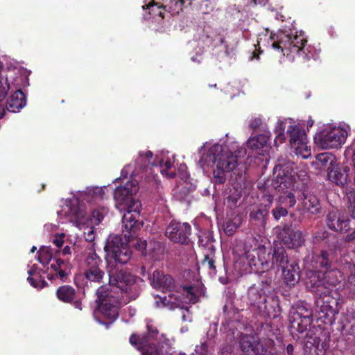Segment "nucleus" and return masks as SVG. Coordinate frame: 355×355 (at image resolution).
<instances>
[{
    "label": "nucleus",
    "instance_id": "nucleus-1",
    "mask_svg": "<svg viewBox=\"0 0 355 355\" xmlns=\"http://www.w3.org/2000/svg\"><path fill=\"white\" fill-rule=\"evenodd\" d=\"M159 167L163 176L171 179L178 176L187 182L189 175L187 167L184 163H178L175 155L168 151H160L154 157L150 150L140 151L132 163L125 165L121 171V176L113 182L116 183L130 176V180L120 187H126L128 184L137 183L138 187L140 179L146 181L156 180L153 168Z\"/></svg>",
    "mask_w": 355,
    "mask_h": 355
},
{
    "label": "nucleus",
    "instance_id": "nucleus-2",
    "mask_svg": "<svg viewBox=\"0 0 355 355\" xmlns=\"http://www.w3.org/2000/svg\"><path fill=\"white\" fill-rule=\"evenodd\" d=\"M198 153L200 167L204 170L211 169L214 182L222 184L227 180V174L235 170L241 159L246 155V150L234 137L226 134L218 141L205 142Z\"/></svg>",
    "mask_w": 355,
    "mask_h": 355
},
{
    "label": "nucleus",
    "instance_id": "nucleus-3",
    "mask_svg": "<svg viewBox=\"0 0 355 355\" xmlns=\"http://www.w3.org/2000/svg\"><path fill=\"white\" fill-rule=\"evenodd\" d=\"M106 187H87L85 191H78L72 193L71 198L63 201L61 209L58 211V218L62 223H71L83 232L85 240L92 242L94 240L95 227L103 220L107 213V208L93 211L92 216L87 217L84 202H92L102 199L105 195Z\"/></svg>",
    "mask_w": 355,
    "mask_h": 355
},
{
    "label": "nucleus",
    "instance_id": "nucleus-4",
    "mask_svg": "<svg viewBox=\"0 0 355 355\" xmlns=\"http://www.w3.org/2000/svg\"><path fill=\"white\" fill-rule=\"evenodd\" d=\"M306 39L303 32L299 33L293 30L279 31L273 34L268 29L258 35L257 44L250 53L248 60L250 62L259 60L262 53L261 48H270L279 55L285 57L288 61H293L297 56L306 59H317L320 49L309 45L306 46Z\"/></svg>",
    "mask_w": 355,
    "mask_h": 355
},
{
    "label": "nucleus",
    "instance_id": "nucleus-5",
    "mask_svg": "<svg viewBox=\"0 0 355 355\" xmlns=\"http://www.w3.org/2000/svg\"><path fill=\"white\" fill-rule=\"evenodd\" d=\"M139 187L137 183L128 184L126 187H117L114 191V199L116 207L120 211H125L122 218V233L127 238L130 247L133 246L142 254L148 248L160 247L159 243L150 242L135 237L137 231L143 226V222L139 219L141 208V202L137 198Z\"/></svg>",
    "mask_w": 355,
    "mask_h": 355
},
{
    "label": "nucleus",
    "instance_id": "nucleus-6",
    "mask_svg": "<svg viewBox=\"0 0 355 355\" xmlns=\"http://www.w3.org/2000/svg\"><path fill=\"white\" fill-rule=\"evenodd\" d=\"M107 253V272L110 277V284L114 287L130 292V296H138L139 286L135 277L132 274L120 270L116 263L125 264L130 259L132 252L127 238L124 239L119 235L110 236L105 245Z\"/></svg>",
    "mask_w": 355,
    "mask_h": 355
},
{
    "label": "nucleus",
    "instance_id": "nucleus-7",
    "mask_svg": "<svg viewBox=\"0 0 355 355\" xmlns=\"http://www.w3.org/2000/svg\"><path fill=\"white\" fill-rule=\"evenodd\" d=\"M263 250L254 237H248L245 243L236 245L233 250L235 268L248 273L257 272L259 264L262 266L261 270H266L275 267L282 268L289 263L286 250L280 244L273 247L270 261H263L259 257V252Z\"/></svg>",
    "mask_w": 355,
    "mask_h": 355
},
{
    "label": "nucleus",
    "instance_id": "nucleus-8",
    "mask_svg": "<svg viewBox=\"0 0 355 355\" xmlns=\"http://www.w3.org/2000/svg\"><path fill=\"white\" fill-rule=\"evenodd\" d=\"M150 279L151 285L155 288L170 293L167 296H155V303L158 308L168 309L180 308L182 309L185 306L184 304H194L198 301V295L193 287L175 286L173 278L169 275H164L159 270L154 271Z\"/></svg>",
    "mask_w": 355,
    "mask_h": 355
},
{
    "label": "nucleus",
    "instance_id": "nucleus-9",
    "mask_svg": "<svg viewBox=\"0 0 355 355\" xmlns=\"http://www.w3.org/2000/svg\"><path fill=\"white\" fill-rule=\"evenodd\" d=\"M274 132L276 134L275 144L284 143L286 141V135L289 138L291 147L297 156L303 159L311 156V149L308 145L307 135L300 121L292 118L279 119Z\"/></svg>",
    "mask_w": 355,
    "mask_h": 355
},
{
    "label": "nucleus",
    "instance_id": "nucleus-10",
    "mask_svg": "<svg viewBox=\"0 0 355 355\" xmlns=\"http://www.w3.org/2000/svg\"><path fill=\"white\" fill-rule=\"evenodd\" d=\"M109 288L105 286H101L97 290V300L98 303V308L94 312L95 320L100 324L105 325L106 328L113 323L114 321L118 318L119 309L120 302L119 296H114L112 293H123L126 295L130 299H135L137 296L132 297L130 292H125L116 286L110 285L109 283Z\"/></svg>",
    "mask_w": 355,
    "mask_h": 355
},
{
    "label": "nucleus",
    "instance_id": "nucleus-11",
    "mask_svg": "<svg viewBox=\"0 0 355 355\" xmlns=\"http://www.w3.org/2000/svg\"><path fill=\"white\" fill-rule=\"evenodd\" d=\"M130 343L141 351L142 355H186L172 347L173 340L166 338L163 334L154 338L153 333L141 337L132 335Z\"/></svg>",
    "mask_w": 355,
    "mask_h": 355
},
{
    "label": "nucleus",
    "instance_id": "nucleus-12",
    "mask_svg": "<svg viewBox=\"0 0 355 355\" xmlns=\"http://www.w3.org/2000/svg\"><path fill=\"white\" fill-rule=\"evenodd\" d=\"M350 132L345 123H330L324 125L314 136V144L318 149H338L343 146Z\"/></svg>",
    "mask_w": 355,
    "mask_h": 355
},
{
    "label": "nucleus",
    "instance_id": "nucleus-13",
    "mask_svg": "<svg viewBox=\"0 0 355 355\" xmlns=\"http://www.w3.org/2000/svg\"><path fill=\"white\" fill-rule=\"evenodd\" d=\"M311 266L313 269L309 268L306 266V286L314 293L319 295V293H324L327 290L325 287V279L330 278V276L335 272V271H319V267L328 268L329 263L328 261V253L325 251H322L320 256L317 257L316 259L312 257Z\"/></svg>",
    "mask_w": 355,
    "mask_h": 355
},
{
    "label": "nucleus",
    "instance_id": "nucleus-14",
    "mask_svg": "<svg viewBox=\"0 0 355 355\" xmlns=\"http://www.w3.org/2000/svg\"><path fill=\"white\" fill-rule=\"evenodd\" d=\"M305 171L294 167V164L290 161L279 160L273 169L272 187L277 191H284L292 189L297 179L305 175Z\"/></svg>",
    "mask_w": 355,
    "mask_h": 355
},
{
    "label": "nucleus",
    "instance_id": "nucleus-15",
    "mask_svg": "<svg viewBox=\"0 0 355 355\" xmlns=\"http://www.w3.org/2000/svg\"><path fill=\"white\" fill-rule=\"evenodd\" d=\"M316 306L320 318L324 319V322L331 324L335 320V316L338 311L336 309L337 302L336 300L329 295V291L319 293L317 298Z\"/></svg>",
    "mask_w": 355,
    "mask_h": 355
},
{
    "label": "nucleus",
    "instance_id": "nucleus-16",
    "mask_svg": "<svg viewBox=\"0 0 355 355\" xmlns=\"http://www.w3.org/2000/svg\"><path fill=\"white\" fill-rule=\"evenodd\" d=\"M191 226L187 223L172 221L166 229V236L171 241L181 244L188 243Z\"/></svg>",
    "mask_w": 355,
    "mask_h": 355
},
{
    "label": "nucleus",
    "instance_id": "nucleus-17",
    "mask_svg": "<svg viewBox=\"0 0 355 355\" xmlns=\"http://www.w3.org/2000/svg\"><path fill=\"white\" fill-rule=\"evenodd\" d=\"M290 320L293 327H297L299 331H304L312 323L311 311L302 305L292 308Z\"/></svg>",
    "mask_w": 355,
    "mask_h": 355
},
{
    "label": "nucleus",
    "instance_id": "nucleus-18",
    "mask_svg": "<svg viewBox=\"0 0 355 355\" xmlns=\"http://www.w3.org/2000/svg\"><path fill=\"white\" fill-rule=\"evenodd\" d=\"M85 263V277L90 282H101L104 272L99 267L101 263V260L94 250H89L86 257Z\"/></svg>",
    "mask_w": 355,
    "mask_h": 355
},
{
    "label": "nucleus",
    "instance_id": "nucleus-19",
    "mask_svg": "<svg viewBox=\"0 0 355 355\" xmlns=\"http://www.w3.org/2000/svg\"><path fill=\"white\" fill-rule=\"evenodd\" d=\"M270 290L267 284L261 283L258 285H253L248 291V296L250 304L255 306L260 311H266V293Z\"/></svg>",
    "mask_w": 355,
    "mask_h": 355
},
{
    "label": "nucleus",
    "instance_id": "nucleus-20",
    "mask_svg": "<svg viewBox=\"0 0 355 355\" xmlns=\"http://www.w3.org/2000/svg\"><path fill=\"white\" fill-rule=\"evenodd\" d=\"M327 225L331 230L338 232H345L350 228L347 216L337 209H333L329 212Z\"/></svg>",
    "mask_w": 355,
    "mask_h": 355
},
{
    "label": "nucleus",
    "instance_id": "nucleus-21",
    "mask_svg": "<svg viewBox=\"0 0 355 355\" xmlns=\"http://www.w3.org/2000/svg\"><path fill=\"white\" fill-rule=\"evenodd\" d=\"M241 349L245 355H263L264 349L254 335H243L240 340Z\"/></svg>",
    "mask_w": 355,
    "mask_h": 355
},
{
    "label": "nucleus",
    "instance_id": "nucleus-22",
    "mask_svg": "<svg viewBox=\"0 0 355 355\" xmlns=\"http://www.w3.org/2000/svg\"><path fill=\"white\" fill-rule=\"evenodd\" d=\"M349 171V168L348 166L341 168L336 163L332 167H329L327 177L331 182L338 186L344 187L347 183Z\"/></svg>",
    "mask_w": 355,
    "mask_h": 355
},
{
    "label": "nucleus",
    "instance_id": "nucleus-23",
    "mask_svg": "<svg viewBox=\"0 0 355 355\" xmlns=\"http://www.w3.org/2000/svg\"><path fill=\"white\" fill-rule=\"evenodd\" d=\"M70 265L68 260H62L60 258L55 259L53 261L48 270V277L50 279L60 277L61 279L65 278L69 270Z\"/></svg>",
    "mask_w": 355,
    "mask_h": 355
},
{
    "label": "nucleus",
    "instance_id": "nucleus-24",
    "mask_svg": "<svg viewBox=\"0 0 355 355\" xmlns=\"http://www.w3.org/2000/svg\"><path fill=\"white\" fill-rule=\"evenodd\" d=\"M282 269L284 282L289 286H295L300 279V268L295 262L286 265Z\"/></svg>",
    "mask_w": 355,
    "mask_h": 355
},
{
    "label": "nucleus",
    "instance_id": "nucleus-25",
    "mask_svg": "<svg viewBox=\"0 0 355 355\" xmlns=\"http://www.w3.org/2000/svg\"><path fill=\"white\" fill-rule=\"evenodd\" d=\"M327 347V343H320L318 337L309 338L305 343V351L308 355H324Z\"/></svg>",
    "mask_w": 355,
    "mask_h": 355
},
{
    "label": "nucleus",
    "instance_id": "nucleus-26",
    "mask_svg": "<svg viewBox=\"0 0 355 355\" xmlns=\"http://www.w3.org/2000/svg\"><path fill=\"white\" fill-rule=\"evenodd\" d=\"M282 238L283 243L289 248H295L302 245L303 239L299 231L284 230Z\"/></svg>",
    "mask_w": 355,
    "mask_h": 355
},
{
    "label": "nucleus",
    "instance_id": "nucleus-27",
    "mask_svg": "<svg viewBox=\"0 0 355 355\" xmlns=\"http://www.w3.org/2000/svg\"><path fill=\"white\" fill-rule=\"evenodd\" d=\"M270 137V132L251 137L246 141L245 144L248 148L252 150H259L266 147Z\"/></svg>",
    "mask_w": 355,
    "mask_h": 355
},
{
    "label": "nucleus",
    "instance_id": "nucleus-28",
    "mask_svg": "<svg viewBox=\"0 0 355 355\" xmlns=\"http://www.w3.org/2000/svg\"><path fill=\"white\" fill-rule=\"evenodd\" d=\"M142 8L144 10L149 9V19H152L155 22H161L164 17V8L155 4L153 0H148Z\"/></svg>",
    "mask_w": 355,
    "mask_h": 355
},
{
    "label": "nucleus",
    "instance_id": "nucleus-29",
    "mask_svg": "<svg viewBox=\"0 0 355 355\" xmlns=\"http://www.w3.org/2000/svg\"><path fill=\"white\" fill-rule=\"evenodd\" d=\"M313 163L318 169H322L323 168H327L328 169L329 167H332L335 165L337 162L332 154L322 153L316 156L315 160Z\"/></svg>",
    "mask_w": 355,
    "mask_h": 355
},
{
    "label": "nucleus",
    "instance_id": "nucleus-30",
    "mask_svg": "<svg viewBox=\"0 0 355 355\" xmlns=\"http://www.w3.org/2000/svg\"><path fill=\"white\" fill-rule=\"evenodd\" d=\"M28 282L30 284L37 289H41L45 286L46 282L44 279H42L40 272L37 267L33 266L28 271Z\"/></svg>",
    "mask_w": 355,
    "mask_h": 355
},
{
    "label": "nucleus",
    "instance_id": "nucleus-31",
    "mask_svg": "<svg viewBox=\"0 0 355 355\" xmlns=\"http://www.w3.org/2000/svg\"><path fill=\"white\" fill-rule=\"evenodd\" d=\"M304 209L312 214L319 212L320 209L319 200L316 196L309 194L304 197L303 200Z\"/></svg>",
    "mask_w": 355,
    "mask_h": 355
},
{
    "label": "nucleus",
    "instance_id": "nucleus-32",
    "mask_svg": "<svg viewBox=\"0 0 355 355\" xmlns=\"http://www.w3.org/2000/svg\"><path fill=\"white\" fill-rule=\"evenodd\" d=\"M207 252H204V260L202 261V266L206 267L210 270H211L212 273L216 272V267L214 265L215 261L214 259V254L215 251V248L212 244V243L207 242Z\"/></svg>",
    "mask_w": 355,
    "mask_h": 355
},
{
    "label": "nucleus",
    "instance_id": "nucleus-33",
    "mask_svg": "<svg viewBox=\"0 0 355 355\" xmlns=\"http://www.w3.org/2000/svg\"><path fill=\"white\" fill-rule=\"evenodd\" d=\"M56 295L60 301L69 303L75 297V290L69 286H62L58 288Z\"/></svg>",
    "mask_w": 355,
    "mask_h": 355
},
{
    "label": "nucleus",
    "instance_id": "nucleus-34",
    "mask_svg": "<svg viewBox=\"0 0 355 355\" xmlns=\"http://www.w3.org/2000/svg\"><path fill=\"white\" fill-rule=\"evenodd\" d=\"M37 255V260L45 266L53 258V250L51 247L42 246L39 250Z\"/></svg>",
    "mask_w": 355,
    "mask_h": 355
},
{
    "label": "nucleus",
    "instance_id": "nucleus-35",
    "mask_svg": "<svg viewBox=\"0 0 355 355\" xmlns=\"http://www.w3.org/2000/svg\"><path fill=\"white\" fill-rule=\"evenodd\" d=\"M240 193L234 190L230 191V193L225 197L224 205H226L229 209H232L236 207L238 200L240 199Z\"/></svg>",
    "mask_w": 355,
    "mask_h": 355
},
{
    "label": "nucleus",
    "instance_id": "nucleus-36",
    "mask_svg": "<svg viewBox=\"0 0 355 355\" xmlns=\"http://www.w3.org/2000/svg\"><path fill=\"white\" fill-rule=\"evenodd\" d=\"M346 196H347L348 201L349 203V210L351 214L352 218L355 219V192L354 191L350 190L349 189H347Z\"/></svg>",
    "mask_w": 355,
    "mask_h": 355
},
{
    "label": "nucleus",
    "instance_id": "nucleus-37",
    "mask_svg": "<svg viewBox=\"0 0 355 355\" xmlns=\"http://www.w3.org/2000/svg\"><path fill=\"white\" fill-rule=\"evenodd\" d=\"M279 200L281 205H284L286 207H291L296 203L295 196L291 192L287 193L285 196H280Z\"/></svg>",
    "mask_w": 355,
    "mask_h": 355
},
{
    "label": "nucleus",
    "instance_id": "nucleus-38",
    "mask_svg": "<svg viewBox=\"0 0 355 355\" xmlns=\"http://www.w3.org/2000/svg\"><path fill=\"white\" fill-rule=\"evenodd\" d=\"M272 215L275 220H279L281 217L285 216L288 214V211L286 208L281 206L277 207L272 211Z\"/></svg>",
    "mask_w": 355,
    "mask_h": 355
},
{
    "label": "nucleus",
    "instance_id": "nucleus-39",
    "mask_svg": "<svg viewBox=\"0 0 355 355\" xmlns=\"http://www.w3.org/2000/svg\"><path fill=\"white\" fill-rule=\"evenodd\" d=\"M239 223H240L239 221L238 223H236V222H232V221H227L225 223V227H224L225 232L227 234H230V235L232 234L239 227Z\"/></svg>",
    "mask_w": 355,
    "mask_h": 355
},
{
    "label": "nucleus",
    "instance_id": "nucleus-40",
    "mask_svg": "<svg viewBox=\"0 0 355 355\" xmlns=\"http://www.w3.org/2000/svg\"><path fill=\"white\" fill-rule=\"evenodd\" d=\"M345 155L346 157H352L353 162L355 161V139L352 144L346 148Z\"/></svg>",
    "mask_w": 355,
    "mask_h": 355
},
{
    "label": "nucleus",
    "instance_id": "nucleus-41",
    "mask_svg": "<svg viewBox=\"0 0 355 355\" xmlns=\"http://www.w3.org/2000/svg\"><path fill=\"white\" fill-rule=\"evenodd\" d=\"M267 214L266 212L261 209L253 211L250 213V218L254 220H262Z\"/></svg>",
    "mask_w": 355,
    "mask_h": 355
},
{
    "label": "nucleus",
    "instance_id": "nucleus-42",
    "mask_svg": "<svg viewBox=\"0 0 355 355\" xmlns=\"http://www.w3.org/2000/svg\"><path fill=\"white\" fill-rule=\"evenodd\" d=\"M64 237L65 234L64 233L57 234L53 239V243L58 248H60L64 243Z\"/></svg>",
    "mask_w": 355,
    "mask_h": 355
},
{
    "label": "nucleus",
    "instance_id": "nucleus-43",
    "mask_svg": "<svg viewBox=\"0 0 355 355\" xmlns=\"http://www.w3.org/2000/svg\"><path fill=\"white\" fill-rule=\"evenodd\" d=\"M195 352L198 355H209L207 352V345L205 343H202L200 345L196 346Z\"/></svg>",
    "mask_w": 355,
    "mask_h": 355
},
{
    "label": "nucleus",
    "instance_id": "nucleus-44",
    "mask_svg": "<svg viewBox=\"0 0 355 355\" xmlns=\"http://www.w3.org/2000/svg\"><path fill=\"white\" fill-rule=\"evenodd\" d=\"M249 124H250V126L251 128H252L253 129H256V128H259L261 125V119L257 118V117L252 118L250 121Z\"/></svg>",
    "mask_w": 355,
    "mask_h": 355
},
{
    "label": "nucleus",
    "instance_id": "nucleus-45",
    "mask_svg": "<svg viewBox=\"0 0 355 355\" xmlns=\"http://www.w3.org/2000/svg\"><path fill=\"white\" fill-rule=\"evenodd\" d=\"M348 281L349 284L352 287V289L355 292V272L349 276Z\"/></svg>",
    "mask_w": 355,
    "mask_h": 355
},
{
    "label": "nucleus",
    "instance_id": "nucleus-46",
    "mask_svg": "<svg viewBox=\"0 0 355 355\" xmlns=\"http://www.w3.org/2000/svg\"><path fill=\"white\" fill-rule=\"evenodd\" d=\"M328 236V233L326 231H322L321 232H318L315 236V239L317 240H322Z\"/></svg>",
    "mask_w": 355,
    "mask_h": 355
},
{
    "label": "nucleus",
    "instance_id": "nucleus-47",
    "mask_svg": "<svg viewBox=\"0 0 355 355\" xmlns=\"http://www.w3.org/2000/svg\"><path fill=\"white\" fill-rule=\"evenodd\" d=\"M61 254L63 256L71 255V248L68 245L65 246L64 248V249L62 250Z\"/></svg>",
    "mask_w": 355,
    "mask_h": 355
},
{
    "label": "nucleus",
    "instance_id": "nucleus-48",
    "mask_svg": "<svg viewBox=\"0 0 355 355\" xmlns=\"http://www.w3.org/2000/svg\"><path fill=\"white\" fill-rule=\"evenodd\" d=\"M354 239H355V230L352 233L347 234L345 237V241L347 242L352 241Z\"/></svg>",
    "mask_w": 355,
    "mask_h": 355
},
{
    "label": "nucleus",
    "instance_id": "nucleus-49",
    "mask_svg": "<svg viewBox=\"0 0 355 355\" xmlns=\"http://www.w3.org/2000/svg\"><path fill=\"white\" fill-rule=\"evenodd\" d=\"M264 200L268 202V205L270 206L272 202L273 196L271 195H266L264 196Z\"/></svg>",
    "mask_w": 355,
    "mask_h": 355
},
{
    "label": "nucleus",
    "instance_id": "nucleus-50",
    "mask_svg": "<svg viewBox=\"0 0 355 355\" xmlns=\"http://www.w3.org/2000/svg\"><path fill=\"white\" fill-rule=\"evenodd\" d=\"M286 352L288 355H292L293 352V347L292 345L289 344L286 347Z\"/></svg>",
    "mask_w": 355,
    "mask_h": 355
},
{
    "label": "nucleus",
    "instance_id": "nucleus-51",
    "mask_svg": "<svg viewBox=\"0 0 355 355\" xmlns=\"http://www.w3.org/2000/svg\"><path fill=\"white\" fill-rule=\"evenodd\" d=\"M73 305H74V306H75L76 309H79V310H81V309H82V307H81V303H80L79 301H75V302H73Z\"/></svg>",
    "mask_w": 355,
    "mask_h": 355
},
{
    "label": "nucleus",
    "instance_id": "nucleus-52",
    "mask_svg": "<svg viewBox=\"0 0 355 355\" xmlns=\"http://www.w3.org/2000/svg\"><path fill=\"white\" fill-rule=\"evenodd\" d=\"M166 3V5H165V7H167V6H169V8L171 9L173 12H175L173 10L175 8L174 3H173V4L170 3L169 1H168L167 3Z\"/></svg>",
    "mask_w": 355,
    "mask_h": 355
},
{
    "label": "nucleus",
    "instance_id": "nucleus-53",
    "mask_svg": "<svg viewBox=\"0 0 355 355\" xmlns=\"http://www.w3.org/2000/svg\"><path fill=\"white\" fill-rule=\"evenodd\" d=\"M313 123H314V121L311 119H309L307 121V127L309 128V127L313 126Z\"/></svg>",
    "mask_w": 355,
    "mask_h": 355
},
{
    "label": "nucleus",
    "instance_id": "nucleus-54",
    "mask_svg": "<svg viewBox=\"0 0 355 355\" xmlns=\"http://www.w3.org/2000/svg\"><path fill=\"white\" fill-rule=\"evenodd\" d=\"M129 313L130 316H134L136 313V310L134 309L129 308Z\"/></svg>",
    "mask_w": 355,
    "mask_h": 355
},
{
    "label": "nucleus",
    "instance_id": "nucleus-55",
    "mask_svg": "<svg viewBox=\"0 0 355 355\" xmlns=\"http://www.w3.org/2000/svg\"><path fill=\"white\" fill-rule=\"evenodd\" d=\"M45 227L49 230L51 228V230H53L54 227L55 228V225H45Z\"/></svg>",
    "mask_w": 355,
    "mask_h": 355
},
{
    "label": "nucleus",
    "instance_id": "nucleus-56",
    "mask_svg": "<svg viewBox=\"0 0 355 355\" xmlns=\"http://www.w3.org/2000/svg\"><path fill=\"white\" fill-rule=\"evenodd\" d=\"M337 282H338V279H336V280H329L327 282L329 284H335Z\"/></svg>",
    "mask_w": 355,
    "mask_h": 355
},
{
    "label": "nucleus",
    "instance_id": "nucleus-57",
    "mask_svg": "<svg viewBox=\"0 0 355 355\" xmlns=\"http://www.w3.org/2000/svg\"><path fill=\"white\" fill-rule=\"evenodd\" d=\"M264 0H254V3L256 4H262L263 3Z\"/></svg>",
    "mask_w": 355,
    "mask_h": 355
},
{
    "label": "nucleus",
    "instance_id": "nucleus-58",
    "mask_svg": "<svg viewBox=\"0 0 355 355\" xmlns=\"http://www.w3.org/2000/svg\"><path fill=\"white\" fill-rule=\"evenodd\" d=\"M182 319H183V320H184V321L190 320V318H189V316L187 317V316H186V315H184V314L182 315Z\"/></svg>",
    "mask_w": 355,
    "mask_h": 355
},
{
    "label": "nucleus",
    "instance_id": "nucleus-59",
    "mask_svg": "<svg viewBox=\"0 0 355 355\" xmlns=\"http://www.w3.org/2000/svg\"><path fill=\"white\" fill-rule=\"evenodd\" d=\"M37 248L35 246H33L31 249V252H34L36 250Z\"/></svg>",
    "mask_w": 355,
    "mask_h": 355
},
{
    "label": "nucleus",
    "instance_id": "nucleus-60",
    "mask_svg": "<svg viewBox=\"0 0 355 355\" xmlns=\"http://www.w3.org/2000/svg\"><path fill=\"white\" fill-rule=\"evenodd\" d=\"M199 242H200V245H202V240L199 239Z\"/></svg>",
    "mask_w": 355,
    "mask_h": 355
},
{
    "label": "nucleus",
    "instance_id": "nucleus-61",
    "mask_svg": "<svg viewBox=\"0 0 355 355\" xmlns=\"http://www.w3.org/2000/svg\"><path fill=\"white\" fill-rule=\"evenodd\" d=\"M141 270H142L143 275H144V270H145V268L143 267V268H141Z\"/></svg>",
    "mask_w": 355,
    "mask_h": 355
},
{
    "label": "nucleus",
    "instance_id": "nucleus-62",
    "mask_svg": "<svg viewBox=\"0 0 355 355\" xmlns=\"http://www.w3.org/2000/svg\"><path fill=\"white\" fill-rule=\"evenodd\" d=\"M161 200H162V203H164L165 201H164V200L162 198Z\"/></svg>",
    "mask_w": 355,
    "mask_h": 355
},
{
    "label": "nucleus",
    "instance_id": "nucleus-63",
    "mask_svg": "<svg viewBox=\"0 0 355 355\" xmlns=\"http://www.w3.org/2000/svg\"><path fill=\"white\" fill-rule=\"evenodd\" d=\"M184 331H185V329H181V331L183 332Z\"/></svg>",
    "mask_w": 355,
    "mask_h": 355
},
{
    "label": "nucleus",
    "instance_id": "nucleus-64",
    "mask_svg": "<svg viewBox=\"0 0 355 355\" xmlns=\"http://www.w3.org/2000/svg\"><path fill=\"white\" fill-rule=\"evenodd\" d=\"M184 331H185V329H181V331L183 332Z\"/></svg>",
    "mask_w": 355,
    "mask_h": 355
}]
</instances>
